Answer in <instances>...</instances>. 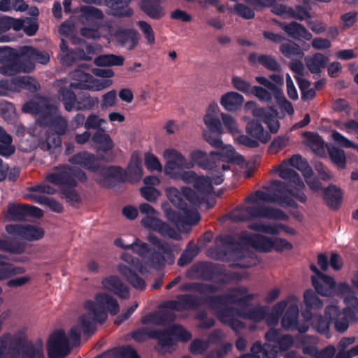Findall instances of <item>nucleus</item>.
Instances as JSON below:
<instances>
[{
	"instance_id": "1",
	"label": "nucleus",
	"mask_w": 358,
	"mask_h": 358,
	"mask_svg": "<svg viewBox=\"0 0 358 358\" xmlns=\"http://www.w3.org/2000/svg\"><path fill=\"white\" fill-rule=\"evenodd\" d=\"M272 173L287 180V185L280 180H273L269 187L257 191L247 199L248 205L234 210L230 215L234 221H243L256 217L285 220L287 216L282 210L264 206V202L277 203L281 206H292L293 198L301 202L306 200L303 193L305 185L288 160H284L271 169Z\"/></svg>"
},
{
	"instance_id": "2",
	"label": "nucleus",
	"mask_w": 358,
	"mask_h": 358,
	"mask_svg": "<svg viewBox=\"0 0 358 358\" xmlns=\"http://www.w3.org/2000/svg\"><path fill=\"white\" fill-rule=\"evenodd\" d=\"M252 296L248 294L246 287L237 288L224 297H209L208 306L222 322L227 324L236 331L245 327L238 318L256 322L265 320L267 325H276L280 316L287 307V302L279 301L268 313V308L266 306L244 307Z\"/></svg>"
},
{
	"instance_id": "3",
	"label": "nucleus",
	"mask_w": 358,
	"mask_h": 358,
	"mask_svg": "<svg viewBox=\"0 0 358 358\" xmlns=\"http://www.w3.org/2000/svg\"><path fill=\"white\" fill-rule=\"evenodd\" d=\"M312 283L315 290L322 296H331L334 292L343 297L345 308L341 310L336 305H329L325 308V320L322 316H315L312 320L313 327L320 334L329 338V324L334 322L335 329L344 332L349 326V322L358 320V298L355 296L352 287L345 282L336 285L333 278L319 273L312 277ZM352 286L358 290V272L351 279Z\"/></svg>"
},
{
	"instance_id": "4",
	"label": "nucleus",
	"mask_w": 358,
	"mask_h": 358,
	"mask_svg": "<svg viewBox=\"0 0 358 358\" xmlns=\"http://www.w3.org/2000/svg\"><path fill=\"white\" fill-rule=\"evenodd\" d=\"M85 313L78 317L77 322L69 332V338L62 330L54 332L48 343L50 358H64L72 346L77 345L82 333L93 331L94 324L102 323L107 318V311L115 315L119 310L117 301L106 293L96 294L93 300H88L84 305Z\"/></svg>"
},
{
	"instance_id": "5",
	"label": "nucleus",
	"mask_w": 358,
	"mask_h": 358,
	"mask_svg": "<svg viewBox=\"0 0 358 358\" xmlns=\"http://www.w3.org/2000/svg\"><path fill=\"white\" fill-rule=\"evenodd\" d=\"M82 69L83 66H80L72 72L71 78L73 81L68 85L61 86L59 90V98L67 111L90 110L98 103L97 99H93L90 96H84L78 101L71 90L101 91L113 84L111 80H97L92 75L85 73Z\"/></svg>"
},
{
	"instance_id": "6",
	"label": "nucleus",
	"mask_w": 358,
	"mask_h": 358,
	"mask_svg": "<svg viewBox=\"0 0 358 358\" xmlns=\"http://www.w3.org/2000/svg\"><path fill=\"white\" fill-rule=\"evenodd\" d=\"M224 243L231 245L228 255L235 262L234 264L240 267H250L252 265V259L246 255L249 247L266 252L289 250L293 247L290 242L284 238H271L261 234L251 235L247 231L241 234L240 242L234 244L231 237H225Z\"/></svg>"
},
{
	"instance_id": "7",
	"label": "nucleus",
	"mask_w": 358,
	"mask_h": 358,
	"mask_svg": "<svg viewBox=\"0 0 358 358\" xmlns=\"http://www.w3.org/2000/svg\"><path fill=\"white\" fill-rule=\"evenodd\" d=\"M303 336H297L295 339L289 334L282 335L280 330L270 329L265 334V339L268 343L262 345L256 342L251 348V353L241 356V358H277L279 353L292 348L303 347Z\"/></svg>"
},
{
	"instance_id": "8",
	"label": "nucleus",
	"mask_w": 358,
	"mask_h": 358,
	"mask_svg": "<svg viewBox=\"0 0 358 358\" xmlns=\"http://www.w3.org/2000/svg\"><path fill=\"white\" fill-rule=\"evenodd\" d=\"M148 239L152 245L153 250L148 248V245L138 238H136L130 245H125L124 240L120 238L115 239L114 243L117 247L123 249H131L143 257V263L147 266L157 268L164 265L166 261L170 264L173 262L171 249L168 245L162 243L152 235H150Z\"/></svg>"
},
{
	"instance_id": "9",
	"label": "nucleus",
	"mask_w": 358,
	"mask_h": 358,
	"mask_svg": "<svg viewBox=\"0 0 358 358\" xmlns=\"http://www.w3.org/2000/svg\"><path fill=\"white\" fill-rule=\"evenodd\" d=\"M166 192L171 203L179 208V212L176 213L170 208L168 203L162 204L165 217L169 220L173 222L179 229H184L186 225L196 224L199 222L201 217L197 210L193 207H188L182 200V196L185 198L182 192H180L176 187H169Z\"/></svg>"
},
{
	"instance_id": "10",
	"label": "nucleus",
	"mask_w": 358,
	"mask_h": 358,
	"mask_svg": "<svg viewBox=\"0 0 358 358\" xmlns=\"http://www.w3.org/2000/svg\"><path fill=\"white\" fill-rule=\"evenodd\" d=\"M86 178V175L83 171L69 166L55 167L45 176L48 182L62 188L64 197L73 204L79 202L80 196L74 189L69 188L76 186L78 181H85Z\"/></svg>"
},
{
	"instance_id": "11",
	"label": "nucleus",
	"mask_w": 358,
	"mask_h": 358,
	"mask_svg": "<svg viewBox=\"0 0 358 358\" xmlns=\"http://www.w3.org/2000/svg\"><path fill=\"white\" fill-rule=\"evenodd\" d=\"M176 175L169 178L180 179L186 183L194 185V190L188 187L182 188L186 200L193 206L201 204L213 191V181H210L207 178L198 176L194 171L178 170Z\"/></svg>"
},
{
	"instance_id": "12",
	"label": "nucleus",
	"mask_w": 358,
	"mask_h": 358,
	"mask_svg": "<svg viewBox=\"0 0 358 358\" xmlns=\"http://www.w3.org/2000/svg\"><path fill=\"white\" fill-rule=\"evenodd\" d=\"M3 321L0 320V331ZM20 340L15 334L7 332L0 337V358H43L41 343L27 346L20 350Z\"/></svg>"
},
{
	"instance_id": "13",
	"label": "nucleus",
	"mask_w": 358,
	"mask_h": 358,
	"mask_svg": "<svg viewBox=\"0 0 358 358\" xmlns=\"http://www.w3.org/2000/svg\"><path fill=\"white\" fill-rule=\"evenodd\" d=\"M196 306L192 296L184 295L178 298V300H172L164 303L160 310L154 313H150L142 318L143 324H164L166 322L173 320L174 315L173 310H182Z\"/></svg>"
},
{
	"instance_id": "14",
	"label": "nucleus",
	"mask_w": 358,
	"mask_h": 358,
	"mask_svg": "<svg viewBox=\"0 0 358 358\" xmlns=\"http://www.w3.org/2000/svg\"><path fill=\"white\" fill-rule=\"evenodd\" d=\"M20 58L22 66H3L0 69V73L6 76H13L21 72H30L34 69V62L45 64L50 61V55L46 52L38 51L30 46L20 48Z\"/></svg>"
},
{
	"instance_id": "15",
	"label": "nucleus",
	"mask_w": 358,
	"mask_h": 358,
	"mask_svg": "<svg viewBox=\"0 0 358 358\" xmlns=\"http://www.w3.org/2000/svg\"><path fill=\"white\" fill-rule=\"evenodd\" d=\"M157 338L159 344L166 348L174 345L176 341H186L192 338L190 332L184 329L181 326L174 325L169 328L166 331L157 332L148 331L147 329L136 331L133 333L132 337L137 341L145 340L146 336Z\"/></svg>"
},
{
	"instance_id": "16",
	"label": "nucleus",
	"mask_w": 358,
	"mask_h": 358,
	"mask_svg": "<svg viewBox=\"0 0 358 358\" xmlns=\"http://www.w3.org/2000/svg\"><path fill=\"white\" fill-rule=\"evenodd\" d=\"M81 15L79 20L84 24L91 26L81 29V34L87 38H99L101 34L99 31L103 17L102 12L94 7L84 6L80 7Z\"/></svg>"
},
{
	"instance_id": "17",
	"label": "nucleus",
	"mask_w": 358,
	"mask_h": 358,
	"mask_svg": "<svg viewBox=\"0 0 358 358\" xmlns=\"http://www.w3.org/2000/svg\"><path fill=\"white\" fill-rule=\"evenodd\" d=\"M106 33L103 34L108 43L116 42L117 44L129 50L134 49L138 42V34L134 29H122L118 26L108 25L104 27Z\"/></svg>"
},
{
	"instance_id": "18",
	"label": "nucleus",
	"mask_w": 358,
	"mask_h": 358,
	"mask_svg": "<svg viewBox=\"0 0 358 358\" xmlns=\"http://www.w3.org/2000/svg\"><path fill=\"white\" fill-rule=\"evenodd\" d=\"M121 259L128 265L124 263H120L117 269L118 272L122 275L127 281L136 289H143L145 287V280L138 277L136 271L141 273L145 272V269L143 266H138L134 259L127 252H124L121 255Z\"/></svg>"
},
{
	"instance_id": "19",
	"label": "nucleus",
	"mask_w": 358,
	"mask_h": 358,
	"mask_svg": "<svg viewBox=\"0 0 358 358\" xmlns=\"http://www.w3.org/2000/svg\"><path fill=\"white\" fill-rule=\"evenodd\" d=\"M162 156L164 161V173L168 177L176 176L178 170L191 169L192 163H187L186 157L175 148H166Z\"/></svg>"
},
{
	"instance_id": "20",
	"label": "nucleus",
	"mask_w": 358,
	"mask_h": 358,
	"mask_svg": "<svg viewBox=\"0 0 358 358\" xmlns=\"http://www.w3.org/2000/svg\"><path fill=\"white\" fill-rule=\"evenodd\" d=\"M288 308L281 321L282 327L286 330L296 329L300 333L308 330V326L305 324H298L299 306L298 299L295 296H289L285 300Z\"/></svg>"
},
{
	"instance_id": "21",
	"label": "nucleus",
	"mask_w": 358,
	"mask_h": 358,
	"mask_svg": "<svg viewBox=\"0 0 358 358\" xmlns=\"http://www.w3.org/2000/svg\"><path fill=\"white\" fill-rule=\"evenodd\" d=\"M219 152H211L210 157L215 159V169H217V175L222 174L224 172L229 170L228 162H241L243 158L238 155L231 145H224L220 148Z\"/></svg>"
},
{
	"instance_id": "22",
	"label": "nucleus",
	"mask_w": 358,
	"mask_h": 358,
	"mask_svg": "<svg viewBox=\"0 0 358 358\" xmlns=\"http://www.w3.org/2000/svg\"><path fill=\"white\" fill-rule=\"evenodd\" d=\"M189 157V160H187V163H192L191 169L196 164L203 169H209L211 171L210 178L213 183L220 185L223 182V175H217L215 162L213 163L211 162L214 159L210 157V153L208 155L201 150H194L190 152Z\"/></svg>"
},
{
	"instance_id": "23",
	"label": "nucleus",
	"mask_w": 358,
	"mask_h": 358,
	"mask_svg": "<svg viewBox=\"0 0 358 358\" xmlns=\"http://www.w3.org/2000/svg\"><path fill=\"white\" fill-rule=\"evenodd\" d=\"M22 89L34 92L39 89V85L34 78L29 76L0 80V95L1 96L7 95L6 90L20 92Z\"/></svg>"
},
{
	"instance_id": "24",
	"label": "nucleus",
	"mask_w": 358,
	"mask_h": 358,
	"mask_svg": "<svg viewBox=\"0 0 358 358\" xmlns=\"http://www.w3.org/2000/svg\"><path fill=\"white\" fill-rule=\"evenodd\" d=\"M54 107L48 103V101L41 96H36L33 99L27 101L22 106V110L24 113H30L38 116L37 122L42 125L47 122L46 117L49 115L50 108Z\"/></svg>"
},
{
	"instance_id": "25",
	"label": "nucleus",
	"mask_w": 358,
	"mask_h": 358,
	"mask_svg": "<svg viewBox=\"0 0 358 358\" xmlns=\"http://www.w3.org/2000/svg\"><path fill=\"white\" fill-rule=\"evenodd\" d=\"M6 231L24 240L38 241L44 236V230L39 226L31 224H15L6 227Z\"/></svg>"
},
{
	"instance_id": "26",
	"label": "nucleus",
	"mask_w": 358,
	"mask_h": 358,
	"mask_svg": "<svg viewBox=\"0 0 358 358\" xmlns=\"http://www.w3.org/2000/svg\"><path fill=\"white\" fill-rule=\"evenodd\" d=\"M245 109L250 111L255 117L262 118L272 133L278 131L280 124L275 110L259 108L255 101H248L245 104Z\"/></svg>"
},
{
	"instance_id": "27",
	"label": "nucleus",
	"mask_w": 358,
	"mask_h": 358,
	"mask_svg": "<svg viewBox=\"0 0 358 358\" xmlns=\"http://www.w3.org/2000/svg\"><path fill=\"white\" fill-rule=\"evenodd\" d=\"M27 215L35 217H41L43 215L42 210L39 208L23 203H11L7 207L5 217L9 220H20Z\"/></svg>"
},
{
	"instance_id": "28",
	"label": "nucleus",
	"mask_w": 358,
	"mask_h": 358,
	"mask_svg": "<svg viewBox=\"0 0 358 358\" xmlns=\"http://www.w3.org/2000/svg\"><path fill=\"white\" fill-rule=\"evenodd\" d=\"M141 224L146 229L158 232L162 236L169 237L173 239L179 238V234L169 225L157 217V215L152 217H144L141 220Z\"/></svg>"
},
{
	"instance_id": "29",
	"label": "nucleus",
	"mask_w": 358,
	"mask_h": 358,
	"mask_svg": "<svg viewBox=\"0 0 358 358\" xmlns=\"http://www.w3.org/2000/svg\"><path fill=\"white\" fill-rule=\"evenodd\" d=\"M222 113L218 105L216 103H213L208 106L203 117V122L207 128L220 135L223 134V127L220 121Z\"/></svg>"
},
{
	"instance_id": "30",
	"label": "nucleus",
	"mask_w": 358,
	"mask_h": 358,
	"mask_svg": "<svg viewBox=\"0 0 358 358\" xmlns=\"http://www.w3.org/2000/svg\"><path fill=\"white\" fill-rule=\"evenodd\" d=\"M255 80L259 84L268 88L273 93V96L282 110L289 115L294 113V108L292 103L285 99L281 89L278 88L275 85L273 84L271 80L264 76H256Z\"/></svg>"
},
{
	"instance_id": "31",
	"label": "nucleus",
	"mask_w": 358,
	"mask_h": 358,
	"mask_svg": "<svg viewBox=\"0 0 358 358\" xmlns=\"http://www.w3.org/2000/svg\"><path fill=\"white\" fill-rule=\"evenodd\" d=\"M303 352L315 358H333L336 348L334 346H329L318 352L316 348L317 338L313 336H307L303 338Z\"/></svg>"
},
{
	"instance_id": "32",
	"label": "nucleus",
	"mask_w": 358,
	"mask_h": 358,
	"mask_svg": "<svg viewBox=\"0 0 358 358\" xmlns=\"http://www.w3.org/2000/svg\"><path fill=\"white\" fill-rule=\"evenodd\" d=\"M86 52L84 50L78 49L74 52L59 54L62 63L66 66H70L76 60H90L95 54L94 48L90 45H85Z\"/></svg>"
},
{
	"instance_id": "33",
	"label": "nucleus",
	"mask_w": 358,
	"mask_h": 358,
	"mask_svg": "<svg viewBox=\"0 0 358 358\" xmlns=\"http://www.w3.org/2000/svg\"><path fill=\"white\" fill-rule=\"evenodd\" d=\"M49 110L50 114L46 117L47 122L42 125L50 124L55 133L59 135L64 134L68 126L67 120L59 115L57 107H52Z\"/></svg>"
},
{
	"instance_id": "34",
	"label": "nucleus",
	"mask_w": 358,
	"mask_h": 358,
	"mask_svg": "<svg viewBox=\"0 0 358 358\" xmlns=\"http://www.w3.org/2000/svg\"><path fill=\"white\" fill-rule=\"evenodd\" d=\"M249 229L261 231L268 234H279L280 231H285L288 234H294L295 231L294 229L287 227L282 224H264L262 222H255L248 226Z\"/></svg>"
},
{
	"instance_id": "35",
	"label": "nucleus",
	"mask_w": 358,
	"mask_h": 358,
	"mask_svg": "<svg viewBox=\"0 0 358 358\" xmlns=\"http://www.w3.org/2000/svg\"><path fill=\"white\" fill-rule=\"evenodd\" d=\"M126 173V180L131 182L138 180L143 175V168L141 165V157L139 152L132 153L130 162L124 170Z\"/></svg>"
},
{
	"instance_id": "36",
	"label": "nucleus",
	"mask_w": 358,
	"mask_h": 358,
	"mask_svg": "<svg viewBox=\"0 0 358 358\" xmlns=\"http://www.w3.org/2000/svg\"><path fill=\"white\" fill-rule=\"evenodd\" d=\"M96 180L103 185H106V181L109 180L125 181L126 173L124 170L119 166L104 167L101 169L100 173L96 176Z\"/></svg>"
},
{
	"instance_id": "37",
	"label": "nucleus",
	"mask_w": 358,
	"mask_h": 358,
	"mask_svg": "<svg viewBox=\"0 0 358 358\" xmlns=\"http://www.w3.org/2000/svg\"><path fill=\"white\" fill-rule=\"evenodd\" d=\"M104 289H108L120 298H127L129 296L127 287L116 275L106 277L102 280Z\"/></svg>"
},
{
	"instance_id": "38",
	"label": "nucleus",
	"mask_w": 358,
	"mask_h": 358,
	"mask_svg": "<svg viewBox=\"0 0 358 358\" xmlns=\"http://www.w3.org/2000/svg\"><path fill=\"white\" fill-rule=\"evenodd\" d=\"M280 27L290 37L295 39L310 41L313 37L311 33L303 25L296 22L282 23Z\"/></svg>"
},
{
	"instance_id": "39",
	"label": "nucleus",
	"mask_w": 358,
	"mask_h": 358,
	"mask_svg": "<svg viewBox=\"0 0 358 358\" xmlns=\"http://www.w3.org/2000/svg\"><path fill=\"white\" fill-rule=\"evenodd\" d=\"M20 49L18 50L11 48L8 46L0 47V63L5 64L0 66H22V60L20 58Z\"/></svg>"
},
{
	"instance_id": "40",
	"label": "nucleus",
	"mask_w": 358,
	"mask_h": 358,
	"mask_svg": "<svg viewBox=\"0 0 358 358\" xmlns=\"http://www.w3.org/2000/svg\"><path fill=\"white\" fill-rule=\"evenodd\" d=\"M243 96L236 92H228L220 98L221 106L228 111H236L243 103Z\"/></svg>"
},
{
	"instance_id": "41",
	"label": "nucleus",
	"mask_w": 358,
	"mask_h": 358,
	"mask_svg": "<svg viewBox=\"0 0 358 358\" xmlns=\"http://www.w3.org/2000/svg\"><path fill=\"white\" fill-rule=\"evenodd\" d=\"M69 161L75 165L80 166L92 171H96L98 167L97 160L94 155L87 152H82L73 155Z\"/></svg>"
},
{
	"instance_id": "42",
	"label": "nucleus",
	"mask_w": 358,
	"mask_h": 358,
	"mask_svg": "<svg viewBox=\"0 0 358 358\" xmlns=\"http://www.w3.org/2000/svg\"><path fill=\"white\" fill-rule=\"evenodd\" d=\"M141 9L151 18L159 19L165 15V11L158 0H142Z\"/></svg>"
},
{
	"instance_id": "43",
	"label": "nucleus",
	"mask_w": 358,
	"mask_h": 358,
	"mask_svg": "<svg viewBox=\"0 0 358 358\" xmlns=\"http://www.w3.org/2000/svg\"><path fill=\"white\" fill-rule=\"evenodd\" d=\"M96 358H140L136 352L130 346L120 347L115 348L102 355L96 357Z\"/></svg>"
},
{
	"instance_id": "44",
	"label": "nucleus",
	"mask_w": 358,
	"mask_h": 358,
	"mask_svg": "<svg viewBox=\"0 0 358 358\" xmlns=\"http://www.w3.org/2000/svg\"><path fill=\"white\" fill-rule=\"evenodd\" d=\"M92 140L101 150L104 152L111 150L115 146L111 137L105 130H97L92 136Z\"/></svg>"
},
{
	"instance_id": "45",
	"label": "nucleus",
	"mask_w": 358,
	"mask_h": 358,
	"mask_svg": "<svg viewBox=\"0 0 358 358\" xmlns=\"http://www.w3.org/2000/svg\"><path fill=\"white\" fill-rule=\"evenodd\" d=\"M245 130L247 134L252 136L257 141L266 143L270 138L268 134L264 131L262 124L257 121H250L246 125Z\"/></svg>"
},
{
	"instance_id": "46",
	"label": "nucleus",
	"mask_w": 358,
	"mask_h": 358,
	"mask_svg": "<svg viewBox=\"0 0 358 358\" xmlns=\"http://www.w3.org/2000/svg\"><path fill=\"white\" fill-rule=\"evenodd\" d=\"M129 0H106L107 5L112 10L113 15L122 17L130 16L132 10L128 7Z\"/></svg>"
},
{
	"instance_id": "47",
	"label": "nucleus",
	"mask_w": 358,
	"mask_h": 358,
	"mask_svg": "<svg viewBox=\"0 0 358 358\" xmlns=\"http://www.w3.org/2000/svg\"><path fill=\"white\" fill-rule=\"evenodd\" d=\"M305 62L308 69L312 73H316L325 67L328 58L321 53H315L313 56L306 57Z\"/></svg>"
},
{
	"instance_id": "48",
	"label": "nucleus",
	"mask_w": 358,
	"mask_h": 358,
	"mask_svg": "<svg viewBox=\"0 0 358 358\" xmlns=\"http://www.w3.org/2000/svg\"><path fill=\"white\" fill-rule=\"evenodd\" d=\"M23 198L45 205L55 213H61L63 210L62 205L53 199L45 196H36L31 194H23Z\"/></svg>"
},
{
	"instance_id": "49",
	"label": "nucleus",
	"mask_w": 358,
	"mask_h": 358,
	"mask_svg": "<svg viewBox=\"0 0 358 358\" xmlns=\"http://www.w3.org/2000/svg\"><path fill=\"white\" fill-rule=\"evenodd\" d=\"M303 136L305 138L306 144L317 155H322L324 152V141L321 137L315 133L304 132Z\"/></svg>"
},
{
	"instance_id": "50",
	"label": "nucleus",
	"mask_w": 358,
	"mask_h": 358,
	"mask_svg": "<svg viewBox=\"0 0 358 358\" xmlns=\"http://www.w3.org/2000/svg\"><path fill=\"white\" fill-rule=\"evenodd\" d=\"M249 59L252 62H259L262 64L265 68L270 71H278L280 70V65L277 61L270 55H257L256 54H251L249 56Z\"/></svg>"
},
{
	"instance_id": "51",
	"label": "nucleus",
	"mask_w": 358,
	"mask_h": 358,
	"mask_svg": "<svg viewBox=\"0 0 358 358\" xmlns=\"http://www.w3.org/2000/svg\"><path fill=\"white\" fill-rule=\"evenodd\" d=\"M12 137L0 127V155L6 157L15 152V146L12 144Z\"/></svg>"
},
{
	"instance_id": "52",
	"label": "nucleus",
	"mask_w": 358,
	"mask_h": 358,
	"mask_svg": "<svg viewBox=\"0 0 358 358\" xmlns=\"http://www.w3.org/2000/svg\"><path fill=\"white\" fill-rule=\"evenodd\" d=\"M124 59L122 56L113 54L102 55L94 59V64L99 66H122Z\"/></svg>"
},
{
	"instance_id": "53",
	"label": "nucleus",
	"mask_w": 358,
	"mask_h": 358,
	"mask_svg": "<svg viewBox=\"0 0 358 358\" xmlns=\"http://www.w3.org/2000/svg\"><path fill=\"white\" fill-rule=\"evenodd\" d=\"M287 160L293 168L298 169L303 173V177L310 176L313 174L311 167L301 156L295 155Z\"/></svg>"
},
{
	"instance_id": "54",
	"label": "nucleus",
	"mask_w": 358,
	"mask_h": 358,
	"mask_svg": "<svg viewBox=\"0 0 358 358\" xmlns=\"http://www.w3.org/2000/svg\"><path fill=\"white\" fill-rule=\"evenodd\" d=\"M324 197L331 207L336 208L341 202L342 193L340 189L331 185L324 190Z\"/></svg>"
},
{
	"instance_id": "55",
	"label": "nucleus",
	"mask_w": 358,
	"mask_h": 358,
	"mask_svg": "<svg viewBox=\"0 0 358 358\" xmlns=\"http://www.w3.org/2000/svg\"><path fill=\"white\" fill-rule=\"evenodd\" d=\"M56 189L51 185L46 183H41L27 187L22 193L23 194H31L36 196H43L41 194H52Z\"/></svg>"
},
{
	"instance_id": "56",
	"label": "nucleus",
	"mask_w": 358,
	"mask_h": 358,
	"mask_svg": "<svg viewBox=\"0 0 358 358\" xmlns=\"http://www.w3.org/2000/svg\"><path fill=\"white\" fill-rule=\"evenodd\" d=\"M328 152L332 162L340 169H344L346 164L345 152L334 146L329 147Z\"/></svg>"
},
{
	"instance_id": "57",
	"label": "nucleus",
	"mask_w": 358,
	"mask_h": 358,
	"mask_svg": "<svg viewBox=\"0 0 358 358\" xmlns=\"http://www.w3.org/2000/svg\"><path fill=\"white\" fill-rule=\"evenodd\" d=\"M145 167L150 171L162 172L164 167L158 157L152 152H148L144 155Z\"/></svg>"
},
{
	"instance_id": "58",
	"label": "nucleus",
	"mask_w": 358,
	"mask_h": 358,
	"mask_svg": "<svg viewBox=\"0 0 358 358\" xmlns=\"http://www.w3.org/2000/svg\"><path fill=\"white\" fill-rule=\"evenodd\" d=\"M303 301L309 309H320L322 306V301L311 289H308L304 292Z\"/></svg>"
},
{
	"instance_id": "59",
	"label": "nucleus",
	"mask_w": 358,
	"mask_h": 358,
	"mask_svg": "<svg viewBox=\"0 0 358 358\" xmlns=\"http://www.w3.org/2000/svg\"><path fill=\"white\" fill-rule=\"evenodd\" d=\"M0 115L6 121L13 120L16 117L15 108L7 101H0Z\"/></svg>"
},
{
	"instance_id": "60",
	"label": "nucleus",
	"mask_w": 358,
	"mask_h": 358,
	"mask_svg": "<svg viewBox=\"0 0 358 358\" xmlns=\"http://www.w3.org/2000/svg\"><path fill=\"white\" fill-rule=\"evenodd\" d=\"M222 120L227 131L232 134L234 137L240 134L236 120L233 116L227 113H222Z\"/></svg>"
},
{
	"instance_id": "61",
	"label": "nucleus",
	"mask_w": 358,
	"mask_h": 358,
	"mask_svg": "<svg viewBox=\"0 0 358 358\" xmlns=\"http://www.w3.org/2000/svg\"><path fill=\"white\" fill-rule=\"evenodd\" d=\"M231 83L236 90L247 95H250L254 87L251 85L249 82L238 76L233 77L231 79Z\"/></svg>"
},
{
	"instance_id": "62",
	"label": "nucleus",
	"mask_w": 358,
	"mask_h": 358,
	"mask_svg": "<svg viewBox=\"0 0 358 358\" xmlns=\"http://www.w3.org/2000/svg\"><path fill=\"white\" fill-rule=\"evenodd\" d=\"M24 271L23 267H12L8 264H2L0 266V280L6 279L14 275L22 274Z\"/></svg>"
},
{
	"instance_id": "63",
	"label": "nucleus",
	"mask_w": 358,
	"mask_h": 358,
	"mask_svg": "<svg viewBox=\"0 0 358 358\" xmlns=\"http://www.w3.org/2000/svg\"><path fill=\"white\" fill-rule=\"evenodd\" d=\"M105 124H106V120L105 119L101 118L98 115L92 113L87 117L85 122V127L87 129H96L100 130L99 129Z\"/></svg>"
},
{
	"instance_id": "64",
	"label": "nucleus",
	"mask_w": 358,
	"mask_h": 358,
	"mask_svg": "<svg viewBox=\"0 0 358 358\" xmlns=\"http://www.w3.org/2000/svg\"><path fill=\"white\" fill-rule=\"evenodd\" d=\"M272 94L273 93L267 88L265 89L260 86H254L250 95H254L259 101L263 102H268L272 99Z\"/></svg>"
}]
</instances>
